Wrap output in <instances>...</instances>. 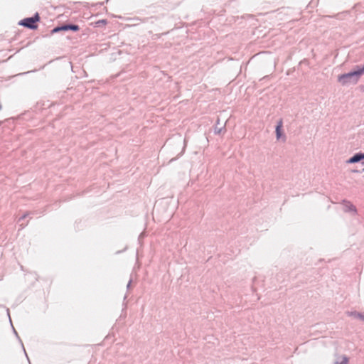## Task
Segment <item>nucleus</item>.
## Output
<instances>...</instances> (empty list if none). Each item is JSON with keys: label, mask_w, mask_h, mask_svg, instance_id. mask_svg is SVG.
I'll list each match as a JSON object with an SVG mask.
<instances>
[{"label": "nucleus", "mask_w": 364, "mask_h": 364, "mask_svg": "<svg viewBox=\"0 0 364 364\" xmlns=\"http://www.w3.org/2000/svg\"><path fill=\"white\" fill-rule=\"evenodd\" d=\"M1 109V105H0V109Z\"/></svg>", "instance_id": "1a4fd4ad"}, {"label": "nucleus", "mask_w": 364, "mask_h": 364, "mask_svg": "<svg viewBox=\"0 0 364 364\" xmlns=\"http://www.w3.org/2000/svg\"><path fill=\"white\" fill-rule=\"evenodd\" d=\"M107 21L105 19L99 20L95 23V26H105L107 24Z\"/></svg>", "instance_id": "423d86ee"}, {"label": "nucleus", "mask_w": 364, "mask_h": 364, "mask_svg": "<svg viewBox=\"0 0 364 364\" xmlns=\"http://www.w3.org/2000/svg\"><path fill=\"white\" fill-rule=\"evenodd\" d=\"M60 31H62V29H61V26L55 28L53 30V31H52V32H53V33H57V32Z\"/></svg>", "instance_id": "6e6552de"}, {"label": "nucleus", "mask_w": 364, "mask_h": 364, "mask_svg": "<svg viewBox=\"0 0 364 364\" xmlns=\"http://www.w3.org/2000/svg\"><path fill=\"white\" fill-rule=\"evenodd\" d=\"M40 21V16L38 13L34 16L26 18L19 22V25L23 26L31 29H36L38 28L37 23Z\"/></svg>", "instance_id": "f257e3e1"}, {"label": "nucleus", "mask_w": 364, "mask_h": 364, "mask_svg": "<svg viewBox=\"0 0 364 364\" xmlns=\"http://www.w3.org/2000/svg\"><path fill=\"white\" fill-rule=\"evenodd\" d=\"M348 363V359L346 357L342 358V361L340 363V364H347Z\"/></svg>", "instance_id": "0eeeda50"}, {"label": "nucleus", "mask_w": 364, "mask_h": 364, "mask_svg": "<svg viewBox=\"0 0 364 364\" xmlns=\"http://www.w3.org/2000/svg\"><path fill=\"white\" fill-rule=\"evenodd\" d=\"M61 29L62 31L72 30L77 31L79 30V26L77 25H65L61 26Z\"/></svg>", "instance_id": "39448f33"}, {"label": "nucleus", "mask_w": 364, "mask_h": 364, "mask_svg": "<svg viewBox=\"0 0 364 364\" xmlns=\"http://www.w3.org/2000/svg\"><path fill=\"white\" fill-rule=\"evenodd\" d=\"M282 127L283 122L282 120L280 119L276 127V136L277 140H279L282 136Z\"/></svg>", "instance_id": "7ed1b4c3"}, {"label": "nucleus", "mask_w": 364, "mask_h": 364, "mask_svg": "<svg viewBox=\"0 0 364 364\" xmlns=\"http://www.w3.org/2000/svg\"><path fill=\"white\" fill-rule=\"evenodd\" d=\"M363 74H364V67L357 71L339 75L338 81L343 85H345L348 82V80L350 79L353 77H357V78L355 79V82H357L359 77Z\"/></svg>", "instance_id": "f03ea898"}, {"label": "nucleus", "mask_w": 364, "mask_h": 364, "mask_svg": "<svg viewBox=\"0 0 364 364\" xmlns=\"http://www.w3.org/2000/svg\"><path fill=\"white\" fill-rule=\"evenodd\" d=\"M362 159H364V154H357L354 155L353 157H351L348 161V163L353 164V163L358 162Z\"/></svg>", "instance_id": "20e7f679"}]
</instances>
